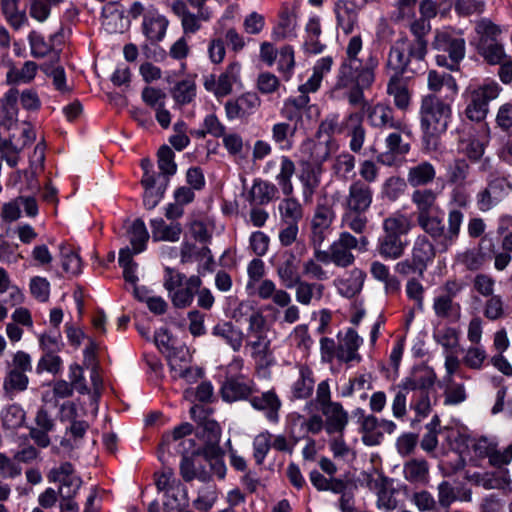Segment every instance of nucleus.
Here are the masks:
<instances>
[{"instance_id": "f257e3e1", "label": "nucleus", "mask_w": 512, "mask_h": 512, "mask_svg": "<svg viewBox=\"0 0 512 512\" xmlns=\"http://www.w3.org/2000/svg\"><path fill=\"white\" fill-rule=\"evenodd\" d=\"M439 193L432 188H417L410 197L415 207L417 225L436 241L440 253L447 252L458 240L464 220V213L459 208H450L447 226L438 203Z\"/></svg>"}, {"instance_id": "f03ea898", "label": "nucleus", "mask_w": 512, "mask_h": 512, "mask_svg": "<svg viewBox=\"0 0 512 512\" xmlns=\"http://www.w3.org/2000/svg\"><path fill=\"white\" fill-rule=\"evenodd\" d=\"M362 50V36H351L335 77L334 91H344L351 105H358L364 100L363 91L374 83L378 67L375 56L370 55L365 62L359 57Z\"/></svg>"}, {"instance_id": "7ed1b4c3", "label": "nucleus", "mask_w": 512, "mask_h": 512, "mask_svg": "<svg viewBox=\"0 0 512 512\" xmlns=\"http://www.w3.org/2000/svg\"><path fill=\"white\" fill-rule=\"evenodd\" d=\"M436 379V373L432 368L422 366L414 368L409 375L390 386V391L394 393L391 403L393 417L404 420L408 412L407 398L410 394L409 407L415 413V421L420 422L428 417L432 411L431 390Z\"/></svg>"}, {"instance_id": "20e7f679", "label": "nucleus", "mask_w": 512, "mask_h": 512, "mask_svg": "<svg viewBox=\"0 0 512 512\" xmlns=\"http://www.w3.org/2000/svg\"><path fill=\"white\" fill-rule=\"evenodd\" d=\"M451 106L434 94L422 97L419 109L422 144L426 151L438 149L440 137L447 131Z\"/></svg>"}, {"instance_id": "39448f33", "label": "nucleus", "mask_w": 512, "mask_h": 512, "mask_svg": "<svg viewBox=\"0 0 512 512\" xmlns=\"http://www.w3.org/2000/svg\"><path fill=\"white\" fill-rule=\"evenodd\" d=\"M313 405L321 412L323 430L328 435L343 434L349 423V414L340 402L332 400L329 379H324L317 384L315 398L306 402L305 409Z\"/></svg>"}, {"instance_id": "423d86ee", "label": "nucleus", "mask_w": 512, "mask_h": 512, "mask_svg": "<svg viewBox=\"0 0 512 512\" xmlns=\"http://www.w3.org/2000/svg\"><path fill=\"white\" fill-rule=\"evenodd\" d=\"M502 90L493 79L471 81L462 93L466 118L475 123L483 122L489 113L490 102L497 99Z\"/></svg>"}, {"instance_id": "0eeeda50", "label": "nucleus", "mask_w": 512, "mask_h": 512, "mask_svg": "<svg viewBox=\"0 0 512 512\" xmlns=\"http://www.w3.org/2000/svg\"><path fill=\"white\" fill-rule=\"evenodd\" d=\"M279 160L280 170L275 176V180L285 196L278 206L280 219L283 223H299L304 216V209L299 200L293 196L292 177L295 174L296 166L294 161L286 155H282Z\"/></svg>"}, {"instance_id": "6e6552de", "label": "nucleus", "mask_w": 512, "mask_h": 512, "mask_svg": "<svg viewBox=\"0 0 512 512\" xmlns=\"http://www.w3.org/2000/svg\"><path fill=\"white\" fill-rule=\"evenodd\" d=\"M433 49L447 53L437 55L436 63L439 66L448 68L450 71H457L460 62L466 53V42L460 31L451 28L436 29L434 39L431 43Z\"/></svg>"}, {"instance_id": "1a4fd4ad", "label": "nucleus", "mask_w": 512, "mask_h": 512, "mask_svg": "<svg viewBox=\"0 0 512 512\" xmlns=\"http://www.w3.org/2000/svg\"><path fill=\"white\" fill-rule=\"evenodd\" d=\"M32 371L31 356L24 351H17L10 361L5 363L2 391L5 397L13 399L16 395L27 390Z\"/></svg>"}, {"instance_id": "9d476101", "label": "nucleus", "mask_w": 512, "mask_h": 512, "mask_svg": "<svg viewBox=\"0 0 512 512\" xmlns=\"http://www.w3.org/2000/svg\"><path fill=\"white\" fill-rule=\"evenodd\" d=\"M207 2L208 0H176L172 3L171 9L180 19L185 35H195L202 29L203 23L211 21L213 11Z\"/></svg>"}, {"instance_id": "9b49d317", "label": "nucleus", "mask_w": 512, "mask_h": 512, "mask_svg": "<svg viewBox=\"0 0 512 512\" xmlns=\"http://www.w3.org/2000/svg\"><path fill=\"white\" fill-rule=\"evenodd\" d=\"M241 84V64L230 62L219 75L210 74L204 77V88L218 100L230 95L233 87Z\"/></svg>"}, {"instance_id": "f8f14e48", "label": "nucleus", "mask_w": 512, "mask_h": 512, "mask_svg": "<svg viewBox=\"0 0 512 512\" xmlns=\"http://www.w3.org/2000/svg\"><path fill=\"white\" fill-rule=\"evenodd\" d=\"M267 323L259 324L256 328H247L246 348L257 367H269L274 363L271 340L267 334Z\"/></svg>"}, {"instance_id": "ddd939ff", "label": "nucleus", "mask_w": 512, "mask_h": 512, "mask_svg": "<svg viewBox=\"0 0 512 512\" xmlns=\"http://www.w3.org/2000/svg\"><path fill=\"white\" fill-rule=\"evenodd\" d=\"M366 116L369 125L378 129H392L404 132V135H412L411 126L405 118H396L394 109L385 103H376L368 106Z\"/></svg>"}, {"instance_id": "4468645a", "label": "nucleus", "mask_w": 512, "mask_h": 512, "mask_svg": "<svg viewBox=\"0 0 512 512\" xmlns=\"http://www.w3.org/2000/svg\"><path fill=\"white\" fill-rule=\"evenodd\" d=\"M286 431L294 443L306 439L309 435H318L324 429L322 416L314 413L305 416L300 412H291L286 417Z\"/></svg>"}, {"instance_id": "2eb2a0df", "label": "nucleus", "mask_w": 512, "mask_h": 512, "mask_svg": "<svg viewBox=\"0 0 512 512\" xmlns=\"http://www.w3.org/2000/svg\"><path fill=\"white\" fill-rule=\"evenodd\" d=\"M261 103L262 101L256 92H244L225 102V116L229 121H247L258 111Z\"/></svg>"}, {"instance_id": "dca6fc26", "label": "nucleus", "mask_w": 512, "mask_h": 512, "mask_svg": "<svg viewBox=\"0 0 512 512\" xmlns=\"http://www.w3.org/2000/svg\"><path fill=\"white\" fill-rule=\"evenodd\" d=\"M47 479L50 483L60 484L58 489L60 498H66V495L75 498L82 486V479L70 462L61 463L58 467L52 468L47 474Z\"/></svg>"}, {"instance_id": "f3484780", "label": "nucleus", "mask_w": 512, "mask_h": 512, "mask_svg": "<svg viewBox=\"0 0 512 512\" xmlns=\"http://www.w3.org/2000/svg\"><path fill=\"white\" fill-rule=\"evenodd\" d=\"M257 391L254 380L244 374L227 376L221 387L222 399L228 403L249 400Z\"/></svg>"}, {"instance_id": "a211bd4d", "label": "nucleus", "mask_w": 512, "mask_h": 512, "mask_svg": "<svg viewBox=\"0 0 512 512\" xmlns=\"http://www.w3.org/2000/svg\"><path fill=\"white\" fill-rule=\"evenodd\" d=\"M335 212L329 205L318 204L311 219L310 242L313 247L321 246L331 233Z\"/></svg>"}, {"instance_id": "6ab92c4d", "label": "nucleus", "mask_w": 512, "mask_h": 512, "mask_svg": "<svg viewBox=\"0 0 512 512\" xmlns=\"http://www.w3.org/2000/svg\"><path fill=\"white\" fill-rule=\"evenodd\" d=\"M510 188L509 182L503 177L490 180L476 195L478 209L482 212L490 211L508 195Z\"/></svg>"}, {"instance_id": "aec40b11", "label": "nucleus", "mask_w": 512, "mask_h": 512, "mask_svg": "<svg viewBox=\"0 0 512 512\" xmlns=\"http://www.w3.org/2000/svg\"><path fill=\"white\" fill-rule=\"evenodd\" d=\"M338 361L340 363L351 364L360 363L362 356L359 348L363 344V338L353 328H347L337 334Z\"/></svg>"}, {"instance_id": "412c9836", "label": "nucleus", "mask_w": 512, "mask_h": 512, "mask_svg": "<svg viewBox=\"0 0 512 512\" xmlns=\"http://www.w3.org/2000/svg\"><path fill=\"white\" fill-rule=\"evenodd\" d=\"M413 56H410V43L406 37L397 39L390 47L386 68L392 70L393 74L404 76L407 72L416 73L415 70L409 69V64Z\"/></svg>"}, {"instance_id": "4be33fe9", "label": "nucleus", "mask_w": 512, "mask_h": 512, "mask_svg": "<svg viewBox=\"0 0 512 512\" xmlns=\"http://www.w3.org/2000/svg\"><path fill=\"white\" fill-rule=\"evenodd\" d=\"M373 189L362 180H354L348 187V193L342 203L344 209L367 212L373 202Z\"/></svg>"}, {"instance_id": "5701e85b", "label": "nucleus", "mask_w": 512, "mask_h": 512, "mask_svg": "<svg viewBox=\"0 0 512 512\" xmlns=\"http://www.w3.org/2000/svg\"><path fill=\"white\" fill-rule=\"evenodd\" d=\"M329 247L332 252V263L337 267L346 268L355 261L351 250L358 248V239L351 233L343 231Z\"/></svg>"}, {"instance_id": "b1692460", "label": "nucleus", "mask_w": 512, "mask_h": 512, "mask_svg": "<svg viewBox=\"0 0 512 512\" xmlns=\"http://www.w3.org/2000/svg\"><path fill=\"white\" fill-rule=\"evenodd\" d=\"M409 24V30L414 36V40L410 43V56L415 60L424 61L428 52V42L426 36L431 31L430 21L421 17L413 18V20H405Z\"/></svg>"}, {"instance_id": "393cba45", "label": "nucleus", "mask_w": 512, "mask_h": 512, "mask_svg": "<svg viewBox=\"0 0 512 512\" xmlns=\"http://www.w3.org/2000/svg\"><path fill=\"white\" fill-rule=\"evenodd\" d=\"M141 184L144 187L143 204L146 209H154L162 200L168 187V179L160 178L154 173L143 174Z\"/></svg>"}, {"instance_id": "a878e982", "label": "nucleus", "mask_w": 512, "mask_h": 512, "mask_svg": "<svg viewBox=\"0 0 512 512\" xmlns=\"http://www.w3.org/2000/svg\"><path fill=\"white\" fill-rule=\"evenodd\" d=\"M404 132L394 130L385 140L386 151L377 155L376 161L385 166H393L399 156H404L410 151V144L403 141Z\"/></svg>"}, {"instance_id": "bb28decb", "label": "nucleus", "mask_w": 512, "mask_h": 512, "mask_svg": "<svg viewBox=\"0 0 512 512\" xmlns=\"http://www.w3.org/2000/svg\"><path fill=\"white\" fill-rule=\"evenodd\" d=\"M387 94L392 97L394 106L402 111L407 112L411 107L413 92L409 88L408 80L400 75L393 74L387 83Z\"/></svg>"}, {"instance_id": "cd10ccee", "label": "nucleus", "mask_w": 512, "mask_h": 512, "mask_svg": "<svg viewBox=\"0 0 512 512\" xmlns=\"http://www.w3.org/2000/svg\"><path fill=\"white\" fill-rule=\"evenodd\" d=\"M429 237L430 236L426 233L418 235L411 249V257L424 272L427 270L428 266L433 263L437 251L440 252L436 241L432 238L429 239Z\"/></svg>"}, {"instance_id": "c85d7f7f", "label": "nucleus", "mask_w": 512, "mask_h": 512, "mask_svg": "<svg viewBox=\"0 0 512 512\" xmlns=\"http://www.w3.org/2000/svg\"><path fill=\"white\" fill-rule=\"evenodd\" d=\"M322 168L320 164L305 162L301 166L299 181L302 186L304 203H312L313 196L321 183Z\"/></svg>"}, {"instance_id": "c756f323", "label": "nucleus", "mask_w": 512, "mask_h": 512, "mask_svg": "<svg viewBox=\"0 0 512 512\" xmlns=\"http://www.w3.org/2000/svg\"><path fill=\"white\" fill-rule=\"evenodd\" d=\"M276 273L285 288L292 289L297 285L301 279L299 261L292 252H284L281 255L276 265Z\"/></svg>"}, {"instance_id": "7c9ffc66", "label": "nucleus", "mask_w": 512, "mask_h": 512, "mask_svg": "<svg viewBox=\"0 0 512 512\" xmlns=\"http://www.w3.org/2000/svg\"><path fill=\"white\" fill-rule=\"evenodd\" d=\"M365 279L366 273L362 269L355 267L335 279L334 285L341 296L352 298L362 291Z\"/></svg>"}, {"instance_id": "2f4dec72", "label": "nucleus", "mask_w": 512, "mask_h": 512, "mask_svg": "<svg viewBox=\"0 0 512 512\" xmlns=\"http://www.w3.org/2000/svg\"><path fill=\"white\" fill-rule=\"evenodd\" d=\"M333 11L337 27L345 35L351 34L358 23V11L355 3L351 0H337L334 3Z\"/></svg>"}, {"instance_id": "473e14b6", "label": "nucleus", "mask_w": 512, "mask_h": 512, "mask_svg": "<svg viewBox=\"0 0 512 512\" xmlns=\"http://www.w3.org/2000/svg\"><path fill=\"white\" fill-rule=\"evenodd\" d=\"M407 244L402 237L383 232L377 239L376 251L385 260H397L404 255Z\"/></svg>"}, {"instance_id": "72a5a7b5", "label": "nucleus", "mask_w": 512, "mask_h": 512, "mask_svg": "<svg viewBox=\"0 0 512 512\" xmlns=\"http://www.w3.org/2000/svg\"><path fill=\"white\" fill-rule=\"evenodd\" d=\"M278 18V23L272 30V38L280 41L294 37L297 27L296 14L288 3L282 4Z\"/></svg>"}, {"instance_id": "f704fd0d", "label": "nucleus", "mask_w": 512, "mask_h": 512, "mask_svg": "<svg viewBox=\"0 0 512 512\" xmlns=\"http://www.w3.org/2000/svg\"><path fill=\"white\" fill-rule=\"evenodd\" d=\"M345 132L350 137L349 148L351 152L359 154L366 139V129L363 126V116L352 112L345 117Z\"/></svg>"}, {"instance_id": "c9c22d12", "label": "nucleus", "mask_w": 512, "mask_h": 512, "mask_svg": "<svg viewBox=\"0 0 512 512\" xmlns=\"http://www.w3.org/2000/svg\"><path fill=\"white\" fill-rule=\"evenodd\" d=\"M315 378L313 370L305 365L301 364L298 367V377L291 385V397L294 400H307L309 399L314 391Z\"/></svg>"}, {"instance_id": "e433bc0d", "label": "nucleus", "mask_w": 512, "mask_h": 512, "mask_svg": "<svg viewBox=\"0 0 512 512\" xmlns=\"http://www.w3.org/2000/svg\"><path fill=\"white\" fill-rule=\"evenodd\" d=\"M249 402L254 409L264 411L265 417L270 423H278L282 403L274 391L264 392L260 396L252 395Z\"/></svg>"}, {"instance_id": "4c0bfd02", "label": "nucleus", "mask_w": 512, "mask_h": 512, "mask_svg": "<svg viewBox=\"0 0 512 512\" xmlns=\"http://www.w3.org/2000/svg\"><path fill=\"white\" fill-rule=\"evenodd\" d=\"M169 21L157 10L145 14L142 22V31L146 38L152 42H160L166 34Z\"/></svg>"}, {"instance_id": "58836bf2", "label": "nucleus", "mask_w": 512, "mask_h": 512, "mask_svg": "<svg viewBox=\"0 0 512 512\" xmlns=\"http://www.w3.org/2000/svg\"><path fill=\"white\" fill-rule=\"evenodd\" d=\"M295 288V300L303 306L319 303L324 295L325 286L320 282H309L300 279Z\"/></svg>"}, {"instance_id": "ea45409f", "label": "nucleus", "mask_w": 512, "mask_h": 512, "mask_svg": "<svg viewBox=\"0 0 512 512\" xmlns=\"http://www.w3.org/2000/svg\"><path fill=\"white\" fill-rule=\"evenodd\" d=\"M436 178V168L429 161H421L408 168L407 182L413 188H426Z\"/></svg>"}, {"instance_id": "a19ab883", "label": "nucleus", "mask_w": 512, "mask_h": 512, "mask_svg": "<svg viewBox=\"0 0 512 512\" xmlns=\"http://www.w3.org/2000/svg\"><path fill=\"white\" fill-rule=\"evenodd\" d=\"M212 335L221 338L234 352H239L243 346L244 333L231 321H223L213 326Z\"/></svg>"}, {"instance_id": "79ce46f5", "label": "nucleus", "mask_w": 512, "mask_h": 512, "mask_svg": "<svg viewBox=\"0 0 512 512\" xmlns=\"http://www.w3.org/2000/svg\"><path fill=\"white\" fill-rule=\"evenodd\" d=\"M153 241L177 242L182 234V226L178 222L166 223L162 218L150 221Z\"/></svg>"}, {"instance_id": "37998d69", "label": "nucleus", "mask_w": 512, "mask_h": 512, "mask_svg": "<svg viewBox=\"0 0 512 512\" xmlns=\"http://www.w3.org/2000/svg\"><path fill=\"white\" fill-rule=\"evenodd\" d=\"M233 318L236 322H247V328H258L259 324L267 323L262 311L250 300L241 301L234 309Z\"/></svg>"}, {"instance_id": "c03bdc74", "label": "nucleus", "mask_w": 512, "mask_h": 512, "mask_svg": "<svg viewBox=\"0 0 512 512\" xmlns=\"http://www.w3.org/2000/svg\"><path fill=\"white\" fill-rule=\"evenodd\" d=\"M278 188L273 183L257 178L248 192L247 200L251 205H266L277 195Z\"/></svg>"}, {"instance_id": "a18cd8bd", "label": "nucleus", "mask_w": 512, "mask_h": 512, "mask_svg": "<svg viewBox=\"0 0 512 512\" xmlns=\"http://www.w3.org/2000/svg\"><path fill=\"white\" fill-rule=\"evenodd\" d=\"M310 97L306 94H299L295 97H289L283 102L280 114L290 122H298L302 118L303 112L311 109Z\"/></svg>"}, {"instance_id": "49530a36", "label": "nucleus", "mask_w": 512, "mask_h": 512, "mask_svg": "<svg viewBox=\"0 0 512 512\" xmlns=\"http://www.w3.org/2000/svg\"><path fill=\"white\" fill-rule=\"evenodd\" d=\"M257 296L262 300L271 299L278 307L287 306L292 301L291 295L286 290L277 288L271 279L259 281Z\"/></svg>"}, {"instance_id": "de8ad7c7", "label": "nucleus", "mask_w": 512, "mask_h": 512, "mask_svg": "<svg viewBox=\"0 0 512 512\" xmlns=\"http://www.w3.org/2000/svg\"><path fill=\"white\" fill-rule=\"evenodd\" d=\"M345 118L340 123L337 115H330L326 117L319 125L318 135H326L328 138L325 141L328 152L323 156L325 160L329 152L335 151L338 148V144L335 139L332 138L333 134H342L345 132Z\"/></svg>"}, {"instance_id": "09e8293b", "label": "nucleus", "mask_w": 512, "mask_h": 512, "mask_svg": "<svg viewBox=\"0 0 512 512\" xmlns=\"http://www.w3.org/2000/svg\"><path fill=\"white\" fill-rule=\"evenodd\" d=\"M477 485L486 490H511V478L508 469H498L493 472H486L476 476Z\"/></svg>"}, {"instance_id": "8fccbe9b", "label": "nucleus", "mask_w": 512, "mask_h": 512, "mask_svg": "<svg viewBox=\"0 0 512 512\" xmlns=\"http://www.w3.org/2000/svg\"><path fill=\"white\" fill-rule=\"evenodd\" d=\"M358 412L361 414L360 431L363 443L367 446L379 445L382 441L379 419L372 414L365 415L362 409H358Z\"/></svg>"}, {"instance_id": "3c124183", "label": "nucleus", "mask_w": 512, "mask_h": 512, "mask_svg": "<svg viewBox=\"0 0 512 512\" xmlns=\"http://www.w3.org/2000/svg\"><path fill=\"white\" fill-rule=\"evenodd\" d=\"M355 165V156L343 151L332 160L331 172L337 179L348 181L355 176Z\"/></svg>"}, {"instance_id": "603ef678", "label": "nucleus", "mask_w": 512, "mask_h": 512, "mask_svg": "<svg viewBox=\"0 0 512 512\" xmlns=\"http://www.w3.org/2000/svg\"><path fill=\"white\" fill-rule=\"evenodd\" d=\"M403 475L412 484L424 485L429 481V464L425 459H411L404 464Z\"/></svg>"}, {"instance_id": "864d4df0", "label": "nucleus", "mask_w": 512, "mask_h": 512, "mask_svg": "<svg viewBox=\"0 0 512 512\" xmlns=\"http://www.w3.org/2000/svg\"><path fill=\"white\" fill-rule=\"evenodd\" d=\"M296 126L288 122H277L272 126V141L282 151H289L293 148Z\"/></svg>"}, {"instance_id": "5fc2aeb1", "label": "nucleus", "mask_w": 512, "mask_h": 512, "mask_svg": "<svg viewBox=\"0 0 512 512\" xmlns=\"http://www.w3.org/2000/svg\"><path fill=\"white\" fill-rule=\"evenodd\" d=\"M433 311L438 318L457 321L460 318L461 306L449 296L439 294L433 299Z\"/></svg>"}, {"instance_id": "6e6d98bb", "label": "nucleus", "mask_w": 512, "mask_h": 512, "mask_svg": "<svg viewBox=\"0 0 512 512\" xmlns=\"http://www.w3.org/2000/svg\"><path fill=\"white\" fill-rule=\"evenodd\" d=\"M413 228V223L408 215L396 212L383 220V232L397 235L399 237L407 235Z\"/></svg>"}, {"instance_id": "4d7b16f0", "label": "nucleus", "mask_w": 512, "mask_h": 512, "mask_svg": "<svg viewBox=\"0 0 512 512\" xmlns=\"http://www.w3.org/2000/svg\"><path fill=\"white\" fill-rule=\"evenodd\" d=\"M128 237L132 246V253L139 254L146 250L149 233L142 219H136L128 229Z\"/></svg>"}, {"instance_id": "13d9d810", "label": "nucleus", "mask_w": 512, "mask_h": 512, "mask_svg": "<svg viewBox=\"0 0 512 512\" xmlns=\"http://www.w3.org/2000/svg\"><path fill=\"white\" fill-rule=\"evenodd\" d=\"M479 54L489 63L490 65H497L502 63L508 55H506L503 45L494 41L488 42L486 40H479L478 43Z\"/></svg>"}, {"instance_id": "bf43d9fd", "label": "nucleus", "mask_w": 512, "mask_h": 512, "mask_svg": "<svg viewBox=\"0 0 512 512\" xmlns=\"http://www.w3.org/2000/svg\"><path fill=\"white\" fill-rule=\"evenodd\" d=\"M277 70L285 81H289L295 68V53L290 45H284L280 48L277 55Z\"/></svg>"}, {"instance_id": "052dcab7", "label": "nucleus", "mask_w": 512, "mask_h": 512, "mask_svg": "<svg viewBox=\"0 0 512 512\" xmlns=\"http://www.w3.org/2000/svg\"><path fill=\"white\" fill-rule=\"evenodd\" d=\"M470 165L463 158L455 159L447 170L448 182L458 187L468 184Z\"/></svg>"}, {"instance_id": "680f3d73", "label": "nucleus", "mask_w": 512, "mask_h": 512, "mask_svg": "<svg viewBox=\"0 0 512 512\" xmlns=\"http://www.w3.org/2000/svg\"><path fill=\"white\" fill-rule=\"evenodd\" d=\"M157 163L160 170V178L170 179L177 172V164L175 163V153L171 147L163 145L157 153Z\"/></svg>"}, {"instance_id": "e2e57ef3", "label": "nucleus", "mask_w": 512, "mask_h": 512, "mask_svg": "<svg viewBox=\"0 0 512 512\" xmlns=\"http://www.w3.org/2000/svg\"><path fill=\"white\" fill-rule=\"evenodd\" d=\"M189 498L187 488L180 484L175 487V491L165 493L163 506L167 512H177L188 506Z\"/></svg>"}, {"instance_id": "0e129e2a", "label": "nucleus", "mask_w": 512, "mask_h": 512, "mask_svg": "<svg viewBox=\"0 0 512 512\" xmlns=\"http://www.w3.org/2000/svg\"><path fill=\"white\" fill-rule=\"evenodd\" d=\"M366 212L352 211L351 209H344L341 216V226L349 229L356 234H364L367 229L368 218Z\"/></svg>"}, {"instance_id": "69168bd1", "label": "nucleus", "mask_w": 512, "mask_h": 512, "mask_svg": "<svg viewBox=\"0 0 512 512\" xmlns=\"http://www.w3.org/2000/svg\"><path fill=\"white\" fill-rule=\"evenodd\" d=\"M118 262L120 267L123 269V277L125 281L132 286H135L138 282V264L133 260V253L129 247L122 248L119 251Z\"/></svg>"}, {"instance_id": "338daca9", "label": "nucleus", "mask_w": 512, "mask_h": 512, "mask_svg": "<svg viewBox=\"0 0 512 512\" xmlns=\"http://www.w3.org/2000/svg\"><path fill=\"white\" fill-rule=\"evenodd\" d=\"M273 434L268 430H264L257 434L252 442L253 458L257 465H262L272 448Z\"/></svg>"}, {"instance_id": "774afa93", "label": "nucleus", "mask_w": 512, "mask_h": 512, "mask_svg": "<svg viewBox=\"0 0 512 512\" xmlns=\"http://www.w3.org/2000/svg\"><path fill=\"white\" fill-rule=\"evenodd\" d=\"M19 139H16L15 133L9 134L8 139L0 142V152L2 158L10 167H15L19 161V153L23 149Z\"/></svg>"}]
</instances>
